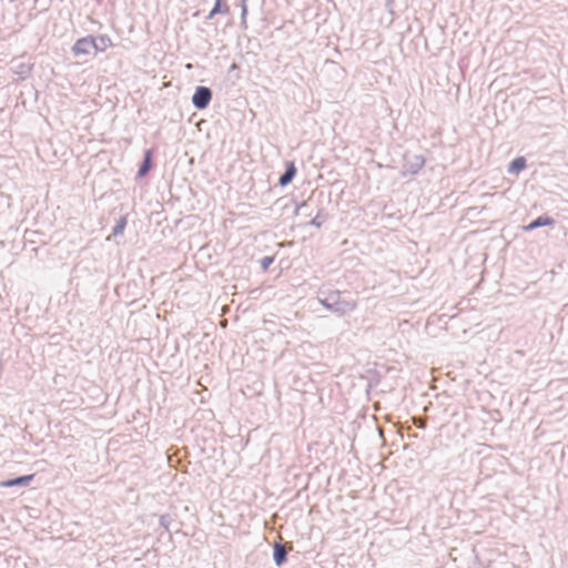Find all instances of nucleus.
I'll return each instance as SVG.
<instances>
[{
	"label": "nucleus",
	"mask_w": 568,
	"mask_h": 568,
	"mask_svg": "<svg viewBox=\"0 0 568 568\" xmlns=\"http://www.w3.org/2000/svg\"><path fill=\"white\" fill-rule=\"evenodd\" d=\"M317 300L327 311L337 316H344L357 307L356 300L347 297L345 292L324 286L318 288Z\"/></svg>",
	"instance_id": "nucleus-1"
},
{
	"label": "nucleus",
	"mask_w": 568,
	"mask_h": 568,
	"mask_svg": "<svg viewBox=\"0 0 568 568\" xmlns=\"http://www.w3.org/2000/svg\"><path fill=\"white\" fill-rule=\"evenodd\" d=\"M212 100V90L209 87L199 85L192 95V104L197 110H204Z\"/></svg>",
	"instance_id": "nucleus-2"
},
{
	"label": "nucleus",
	"mask_w": 568,
	"mask_h": 568,
	"mask_svg": "<svg viewBox=\"0 0 568 568\" xmlns=\"http://www.w3.org/2000/svg\"><path fill=\"white\" fill-rule=\"evenodd\" d=\"M425 164L423 155L406 153L404 155L403 174H416Z\"/></svg>",
	"instance_id": "nucleus-3"
},
{
	"label": "nucleus",
	"mask_w": 568,
	"mask_h": 568,
	"mask_svg": "<svg viewBox=\"0 0 568 568\" xmlns=\"http://www.w3.org/2000/svg\"><path fill=\"white\" fill-rule=\"evenodd\" d=\"M94 45L95 44L93 42V37L88 36L75 41V43L72 47V52L74 53V55L78 57L95 54Z\"/></svg>",
	"instance_id": "nucleus-4"
},
{
	"label": "nucleus",
	"mask_w": 568,
	"mask_h": 568,
	"mask_svg": "<svg viewBox=\"0 0 568 568\" xmlns=\"http://www.w3.org/2000/svg\"><path fill=\"white\" fill-rule=\"evenodd\" d=\"M555 220L548 215H540L537 219L532 220L528 225L524 226V231L530 232L538 227L542 226H554Z\"/></svg>",
	"instance_id": "nucleus-5"
},
{
	"label": "nucleus",
	"mask_w": 568,
	"mask_h": 568,
	"mask_svg": "<svg viewBox=\"0 0 568 568\" xmlns=\"http://www.w3.org/2000/svg\"><path fill=\"white\" fill-rule=\"evenodd\" d=\"M231 9L227 0H215L212 10L206 16V20L213 19L217 14H230Z\"/></svg>",
	"instance_id": "nucleus-6"
},
{
	"label": "nucleus",
	"mask_w": 568,
	"mask_h": 568,
	"mask_svg": "<svg viewBox=\"0 0 568 568\" xmlns=\"http://www.w3.org/2000/svg\"><path fill=\"white\" fill-rule=\"evenodd\" d=\"M34 478V475H24L16 478L7 479L0 483L1 487L28 486Z\"/></svg>",
	"instance_id": "nucleus-7"
},
{
	"label": "nucleus",
	"mask_w": 568,
	"mask_h": 568,
	"mask_svg": "<svg viewBox=\"0 0 568 568\" xmlns=\"http://www.w3.org/2000/svg\"><path fill=\"white\" fill-rule=\"evenodd\" d=\"M296 172H297V170L295 168L294 162H286L285 171L280 176L278 184L281 186H286L287 184H290L293 181V179L295 178Z\"/></svg>",
	"instance_id": "nucleus-8"
},
{
	"label": "nucleus",
	"mask_w": 568,
	"mask_h": 568,
	"mask_svg": "<svg viewBox=\"0 0 568 568\" xmlns=\"http://www.w3.org/2000/svg\"><path fill=\"white\" fill-rule=\"evenodd\" d=\"M152 150L149 149L144 152L143 161L138 170V178L145 176L152 168Z\"/></svg>",
	"instance_id": "nucleus-9"
},
{
	"label": "nucleus",
	"mask_w": 568,
	"mask_h": 568,
	"mask_svg": "<svg viewBox=\"0 0 568 568\" xmlns=\"http://www.w3.org/2000/svg\"><path fill=\"white\" fill-rule=\"evenodd\" d=\"M273 559L276 566H282L287 560V551L282 544H276L273 549Z\"/></svg>",
	"instance_id": "nucleus-10"
},
{
	"label": "nucleus",
	"mask_w": 568,
	"mask_h": 568,
	"mask_svg": "<svg viewBox=\"0 0 568 568\" xmlns=\"http://www.w3.org/2000/svg\"><path fill=\"white\" fill-rule=\"evenodd\" d=\"M93 42H94V52L98 53V52H103L105 51L108 48L112 47L113 43L111 41V39L103 34V36H99V37H93Z\"/></svg>",
	"instance_id": "nucleus-11"
},
{
	"label": "nucleus",
	"mask_w": 568,
	"mask_h": 568,
	"mask_svg": "<svg viewBox=\"0 0 568 568\" xmlns=\"http://www.w3.org/2000/svg\"><path fill=\"white\" fill-rule=\"evenodd\" d=\"M526 159L524 156H518L514 159L508 168V172L510 174H518L520 171H523L526 168Z\"/></svg>",
	"instance_id": "nucleus-12"
},
{
	"label": "nucleus",
	"mask_w": 568,
	"mask_h": 568,
	"mask_svg": "<svg viewBox=\"0 0 568 568\" xmlns=\"http://www.w3.org/2000/svg\"><path fill=\"white\" fill-rule=\"evenodd\" d=\"M126 225V217L122 216L118 220L116 224L113 226L112 234L114 236L120 235L123 233Z\"/></svg>",
	"instance_id": "nucleus-13"
},
{
	"label": "nucleus",
	"mask_w": 568,
	"mask_h": 568,
	"mask_svg": "<svg viewBox=\"0 0 568 568\" xmlns=\"http://www.w3.org/2000/svg\"><path fill=\"white\" fill-rule=\"evenodd\" d=\"M241 24L243 28H247V24H246V16H247V6H246V0H241Z\"/></svg>",
	"instance_id": "nucleus-14"
},
{
	"label": "nucleus",
	"mask_w": 568,
	"mask_h": 568,
	"mask_svg": "<svg viewBox=\"0 0 568 568\" xmlns=\"http://www.w3.org/2000/svg\"><path fill=\"white\" fill-rule=\"evenodd\" d=\"M172 521H173V519H172L171 515H169V514L161 515L160 519H159L160 526L166 530L170 529Z\"/></svg>",
	"instance_id": "nucleus-15"
},
{
	"label": "nucleus",
	"mask_w": 568,
	"mask_h": 568,
	"mask_svg": "<svg viewBox=\"0 0 568 568\" xmlns=\"http://www.w3.org/2000/svg\"><path fill=\"white\" fill-rule=\"evenodd\" d=\"M325 215L318 212L316 216L310 222V224L316 227H321L322 224L325 222Z\"/></svg>",
	"instance_id": "nucleus-16"
},
{
	"label": "nucleus",
	"mask_w": 568,
	"mask_h": 568,
	"mask_svg": "<svg viewBox=\"0 0 568 568\" xmlns=\"http://www.w3.org/2000/svg\"><path fill=\"white\" fill-rule=\"evenodd\" d=\"M274 262L273 256H264L261 258L260 264L263 271H267L271 264Z\"/></svg>",
	"instance_id": "nucleus-17"
},
{
	"label": "nucleus",
	"mask_w": 568,
	"mask_h": 568,
	"mask_svg": "<svg viewBox=\"0 0 568 568\" xmlns=\"http://www.w3.org/2000/svg\"><path fill=\"white\" fill-rule=\"evenodd\" d=\"M415 425H417L419 428H424L425 424L422 422H415Z\"/></svg>",
	"instance_id": "nucleus-18"
},
{
	"label": "nucleus",
	"mask_w": 568,
	"mask_h": 568,
	"mask_svg": "<svg viewBox=\"0 0 568 568\" xmlns=\"http://www.w3.org/2000/svg\"><path fill=\"white\" fill-rule=\"evenodd\" d=\"M304 206H306V203H305V202H304V203H302V204L297 207V210H300V209H302V207H304Z\"/></svg>",
	"instance_id": "nucleus-19"
}]
</instances>
